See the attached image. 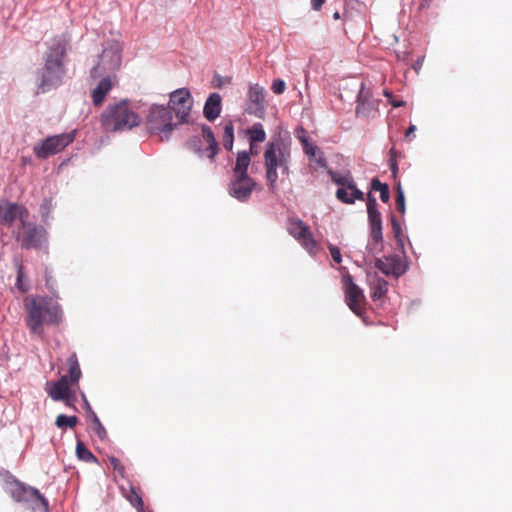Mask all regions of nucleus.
<instances>
[{"instance_id": "obj_30", "label": "nucleus", "mask_w": 512, "mask_h": 512, "mask_svg": "<svg viewBox=\"0 0 512 512\" xmlns=\"http://www.w3.org/2000/svg\"><path fill=\"white\" fill-rule=\"evenodd\" d=\"M76 455L77 457L85 462H97V458L91 453V451L85 446V444L78 440L76 444Z\"/></svg>"}, {"instance_id": "obj_13", "label": "nucleus", "mask_w": 512, "mask_h": 512, "mask_svg": "<svg viewBox=\"0 0 512 512\" xmlns=\"http://www.w3.org/2000/svg\"><path fill=\"white\" fill-rule=\"evenodd\" d=\"M202 129V137L204 141L207 143V148L202 149L201 148V139L199 137H193L189 142L188 146L191 148L195 153L199 154L200 156H206L210 160H213L215 156L218 154L219 151V145L215 138L214 132L211 129V127L203 124L201 126Z\"/></svg>"}, {"instance_id": "obj_43", "label": "nucleus", "mask_w": 512, "mask_h": 512, "mask_svg": "<svg viewBox=\"0 0 512 512\" xmlns=\"http://www.w3.org/2000/svg\"><path fill=\"white\" fill-rule=\"evenodd\" d=\"M390 159H389V167H390V170H391V173H392V176L393 178H396L397 177V173H398V164H397V161L394 157V150L391 149L390 150Z\"/></svg>"}, {"instance_id": "obj_33", "label": "nucleus", "mask_w": 512, "mask_h": 512, "mask_svg": "<svg viewBox=\"0 0 512 512\" xmlns=\"http://www.w3.org/2000/svg\"><path fill=\"white\" fill-rule=\"evenodd\" d=\"M391 225L392 230L394 233V237L397 241V244L403 249L404 248V240L402 238V228L399 221L396 219V217L392 214L391 215Z\"/></svg>"}, {"instance_id": "obj_7", "label": "nucleus", "mask_w": 512, "mask_h": 512, "mask_svg": "<svg viewBox=\"0 0 512 512\" xmlns=\"http://www.w3.org/2000/svg\"><path fill=\"white\" fill-rule=\"evenodd\" d=\"M75 139V131L48 136L41 143L33 147L35 156L39 159H47L64 150Z\"/></svg>"}, {"instance_id": "obj_34", "label": "nucleus", "mask_w": 512, "mask_h": 512, "mask_svg": "<svg viewBox=\"0 0 512 512\" xmlns=\"http://www.w3.org/2000/svg\"><path fill=\"white\" fill-rule=\"evenodd\" d=\"M127 500L138 512H144L143 499L134 489L130 491V494L127 496Z\"/></svg>"}, {"instance_id": "obj_52", "label": "nucleus", "mask_w": 512, "mask_h": 512, "mask_svg": "<svg viewBox=\"0 0 512 512\" xmlns=\"http://www.w3.org/2000/svg\"><path fill=\"white\" fill-rule=\"evenodd\" d=\"M333 18H334L335 20L340 19V13H339L338 11H336V12L333 14Z\"/></svg>"}, {"instance_id": "obj_46", "label": "nucleus", "mask_w": 512, "mask_h": 512, "mask_svg": "<svg viewBox=\"0 0 512 512\" xmlns=\"http://www.w3.org/2000/svg\"><path fill=\"white\" fill-rule=\"evenodd\" d=\"M111 464L113 466V468L115 470H117L118 472H120L121 474H123L124 472V467L121 465L120 461L117 459V458H112L111 459Z\"/></svg>"}, {"instance_id": "obj_40", "label": "nucleus", "mask_w": 512, "mask_h": 512, "mask_svg": "<svg viewBox=\"0 0 512 512\" xmlns=\"http://www.w3.org/2000/svg\"><path fill=\"white\" fill-rule=\"evenodd\" d=\"M286 89V83L284 82V80L278 78V79H275L272 83V86H271V90L276 94V95H281L284 93Z\"/></svg>"}, {"instance_id": "obj_8", "label": "nucleus", "mask_w": 512, "mask_h": 512, "mask_svg": "<svg viewBox=\"0 0 512 512\" xmlns=\"http://www.w3.org/2000/svg\"><path fill=\"white\" fill-rule=\"evenodd\" d=\"M11 494L15 501L25 503L33 510L47 512L49 509L47 499L33 487L17 483L12 488Z\"/></svg>"}, {"instance_id": "obj_28", "label": "nucleus", "mask_w": 512, "mask_h": 512, "mask_svg": "<svg viewBox=\"0 0 512 512\" xmlns=\"http://www.w3.org/2000/svg\"><path fill=\"white\" fill-rule=\"evenodd\" d=\"M328 173L331 176L332 181L339 187L354 189V184L356 183L350 174L342 175L340 173L334 172L333 170H329Z\"/></svg>"}, {"instance_id": "obj_53", "label": "nucleus", "mask_w": 512, "mask_h": 512, "mask_svg": "<svg viewBox=\"0 0 512 512\" xmlns=\"http://www.w3.org/2000/svg\"><path fill=\"white\" fill-rule=\"evenodd\" d=\"M367 248H368V249H370V251H371V252L373 251L372 244H370V243H369V244L367 245Z\"/></svg>"}, {"instance_id": "obj_5", "label": "nucleus", "mask_w": 512, "mask_h": 512, "mask_svg": "<svg viewBox=\"0 0 512 512\" xmlns=\"http://www.w3.org/2000/svg\"><path fill=\"white\" fill-rule=\"evenodd\" d=\"M29 320H61L62 309L58 301L47 296H28L24 300Z\"/></svg>"}, {"instance_id": "obj_45", "label": "nucleus", "mask_w": 512, "mask_h": 512, "mask_svg": "<svg viewBox=\"0 0 512 512\" xmlns=\"http://www.w3.org/2000/svg\"><path fill=\"white\" fill-rule=\"evenodd\" d=\"M317 167L319 168H326L327 167V160L324 156V153L322 151H319V153L316 155V157H313V159Z\"/></svg>"}, {"instance_id": "obj_9", "label": "nucleus", "mask_w": 512, "mask_h": 512, "mask_svg": "<svg viewBox=\"0 0 512 512\" xmlns=\"http://www.w3.org/2000/svg\"><path fill=\"white\" fill-rule=\"evenodd\" d=\"M193 100L187 88H179L170 93L168 108L174 112L180 124L187 123L192 109Z\"/></svg>"}, {"instance_id": "obj_32", "label": "nucleus", "mask_w": 512, "mask_h": 512, "mask_svg": "<svg viewBox=\"0 0 512 512\" xmlns=\"http://www.w3.org/2000/svg\"><path fill=\"white\" fill-rule=\"evenodd\" d=\"M78 423V418L76 416H67L64 414H59L56 418L55 424L60 429L65 428H74Z\"/></svg>"}, {"instance_id": "obj_44", "label": "nucleus", "mask_w": 512, "mask_h": 512, "mask_svg": "<svg viewBox=\"0 0 512 512\" xmlns=\"http://www.w3.org/2000/svg\"><path fill=\"white\" fill-rule=\"evenodd\" d=\"M52 206L51 199H45L43 203L40 206V213L43 219H46V217L49 215L50 209Z\"/></svg>"}, {"instance_id": "obj_21", "label": "nucleus", "mask_w": 512, "mask_h": 512, "mask_svg": "<svg viewBox=\"0 0 512 512\" xmlns=\"http://www.w3.org/2000/svg\"><path fill=\"white\" fill-rule=\"evenodd\" d=\"M99 78V83L91 92L92 102L95 106H99L103 103L106 95L117 82V77H111V75H103Z\"/></svg>"}, {"instance_id": "obj_18", "label": "nucleus", "mask_w": 512, "mask_h": 512, "mask_svg": "<svg viewBox=\"0 0 512 512\" xmlns=\"http://www.w3.org/2000/svg\"><path fill=\"white\" fill-rule=\"evenodd\" d=\"M70 382L67 375H63L56 382H47L46 391L54 401H63L67 406H72L75 397L71 393Z\"/></svg>"}, {"instance_id": "obj_6", "label": "nucleus", "mask_w": 512, "mask_h": 512, "mask_svg": "<svg viewBox=\"0 0 512 512\" xmlns=\"http://www.w3.org/2000/svg\"><path fill=\"white\" fill-rule=\"evenodd\" d=\"M172 119V112L167 106L152 104L146 116L147 129L151 134H159L161 141H166L177 127V123H173Z\"/></svg>"}, {"instance_id": "obj_4", "label": "nucleus", "mask_w": 512, "mask_h": 512, "mask_svg": "<svg viewBox=\"0 0 512 512\" xmlns=\"http://www.w3.org/2000/svg\"><path fill=\"white\" fill-rule=\"evenodd\" d=\"M122 45L118 41H108L102 53L99 55L97 64L91 69L90 77L97 79L103 75L117 77L116 72L121 67Z\"/></svg>"}, {"instance_id": "obj_12", "label": "nucleus", "mask_w": 512, "mask_h": 512, "mask_svg": "<svg viewBox=\"0 0 512 512\" xmlns=\"http://www.w3.org/2000/svg\"><path fill=\"white\" fill-rule=\"evenodd\" d=\"M26 230L17 235V241L24 249H41L47 243V231L44 227L27 223Z\"/></svg>"}, {"instance_id": "obj_25", "label": "nucleus", "mask_w": 512, "mask_h": 512, "mask_svg": "<svg viewBox=\"0 0 512 512\" xmlns=\"http://www.w3.org/2000/svg\"><path fill=\"white\" fill-rule=\"evenodd\" d=\"M67 365H68V380L71 385H75L78 383L82 376V372L80 369V365L78 362L77 355L73 353L70 355L67 359Z\"/></svg>"}, {"instance_id": "obj_10", "label": "nucleus", "mask_w": 512, "mask_h": 512, "mask_svg": "<svg viewBox=\"0 0 512 512\" xmlns=\"http://www.w3.org/2000/svg\"><path fill=\"white\" fill-rule=\"evenodd\" d=\"M266 91L263 86L258 83H250L247 92L246 113L256 118L263 119L266 115Z\"/></svg>"}, {"instance_id": "obj_42", "label": "nucleus", "mask_w": 512, "mask_h": 512, "mask_svg": "<svg viewBox=\"0 0 512 512\" xmlns=\"http://www.w3.org/2000/svg\"><path fill=\"white\" fill-rule=\"evenodd\" d=\"M328 248H329L331 257L334 260V262H336L338 264L341 263L342 262V256H341L340 249L337 246L333 245V244H329Z\"/></svg>"}, {"instance_id": "obj_47", "label": "nucleus", "mask_w": 512, "mask_h": 512, "mask_svg": "<svg viewBox=\"0 0 512 512\" xmlns=\"http://www.w3.org/2000/svg\"><path fill=\"white\" fill-rule=\"evenodd\" d=\"M326 0H311V8L315 11H319Z\"/></svg>"}, {"instance_id": "obj_35", "label": "nucleus", "mask_w": 512, "mask_h": 512, "mask_svg": "<svg viewBox=\"0 0 512 512\" xmlns=\"http://www.w3.org/2000/svg\"><path fill=\"white\" fill-rule=\"evenodd\" d=\"M396 190H397V196H396L397 209L401 214H404L405 209H406L405 196H404V191H403L400 183L397 185Z\"/></svg>"}, {"instance_id": "obj_50", "label": "nucleus", "mask_w": 512, "mask_h": 512, "mask_svg": "<svg viewBox=\"0 0 512 512\" xmlns=\"http://www.w3.org/2000/svg\"><path fill=\"white\" fill-rule=\"evenodd\" d=\"M415 130H416V126H415V125H413V124H411V125L408 127V129H407V131H406V133H405V138H407V139H408V138L410 137V135H411V134H413V133L415 132Z\"/></svg>"}, {"instance_id": "obj_41", "label": "nucleus", "mask_w": 512, "mask_h": 512, "mask_svg": "<svg viewBox=\"0 0 512 512\" xmlns=\"http://www.w3.org/2000/svg\"><path fill=\"white\" fill-rule=\"evenodd\" d=\"M43 323L44 322H28L30 332L37 337H41L44 331Z\"/></svg>"}, {"instance_id": "obj_29", "label": "nucleus", "mask_w": 512, "mask_h": 512, "mask_svg": "<svg viewBox=\"0 0 512 512\" xmlns=\"http://www.w3.org/2000/svg\"><path fill=\"white\" fill-rule=\"evenodd\" d=\"M371 188L380 193V199L383 203H387L390 199L389 186L382 183L378 178H373L371 181Z\"/></svg>"}, {"instance_id": "obj_38", "label": "nucleus", "mask_w": 512, "mask_h": 512, "mask_svg": "<svg viewBox=\"0 0 512 512\" xmlns=\"http://www.w3.org/2000/svg\"><path fill=\"white\" fill-rule=\"evenodd\" d=\"M23 278H24L23 267L21 265H19L18 270H17L16 287L20 291L26 292L28 290V286L23 282Z\"/></svg>"}, {"instance_id": "obj_37", "label": "nucleus", "mask_w": 512, "mask_h": 512, "mask_svg": "<svg viewBox=\"0 0 512 512\" xmlns=\"http://www.w3.org/2000/svg\"><path fill=\"white\" fill-rule=\"evenodd\" d=\"M303 151L306 154V156L312 160L313 157H316V155L321 151L317 145H315L313 142H310L309 144L304 145Z\"/></svg>"}, {"instance_id": "obj_23", "label": "nucleus", "mask_w": 512, "mask_h": 512, "mask_svg": "<svg viewBox=\"0 0 512 512\" xmlns=\"http://www.w3.org/2000/svg\"><path fill=\"white\" fill-rule=\"evenodd\" d=\"M336 197L345 204H354L356 200H364V193L354 184V189L339 187L336 191Z\"/></svg>"}, {"instance_id": "obj_49", "label": "nucleus", "mask_w": 512, "mask_h": 512, "mask_svg": "<svg viewBox=\"0 0 512 512\" xmlns=\"http://www.w3.org/2000/svg\"><path fill=\"white\" fill-rule=\"evenodd\" d=\"M394 108L402 107L405 105V101L403 100H390L389 102Z\"/></svg>"}, {"instance_id": "obj_48", "label": "nucleus", "mask_w": 512, "mask_h": 512, "mask_svg": "<svg viewBox=\"0 0 512 512\" xmlns=\"http://www.w3.org/2000/svg\"><path fill=\"white\" fill-rule=\"evenodd\" d=\"M423 61H424V57H420V58H418V59L415 61V63L413 64V66H412V67H413V69H414L416 72H418V71L421 69V67H422V65H423Z\"/></svg>"}, {"instance_id": "obj_19", "label": "nucleus", "mask_w": 512, "mask_h": 512, "mask_svg": "<svg viewBox=\"0 0 512 512\" xmlns=\"http://www.w3.org/2000/svg\"><path fill=\"white\" fill-rule=\"evenodd\" d=\"M356 102V115L363 117H368L378 105V101L373 98L371 89L366 87L364 82L360 84Z\"/></svg>"}, {"instance_id": "obj_17", "label": "nucleus", "mask_w": 512, "mask_h": 512, "mask_svg": "<svg viewBox=\"0 0 512 512\" xmlns=\"http://www.w3.org/2000/svg\"><path fill=\"white\" fill-rule=\"evenodd\" d=\"M29 216L27 208L21 204L6 201L0 205V221L2 224L12 226L18 219L22 226H26V220Z\"/></svg>"}, {"instance_id": "obj_51", "label": "nucleus", "mask_w": 512, "mask_h": 512, "mask_svg": "<svg viewBox=\"0 0 512 512\" xmlns=\"http://www.w3.org/2000/svg\"><path fill=\"white\" fill-rule=\"evenodd\" d=\"M383 95L388 99V101H389V102H390V100H392V99H393V94H392V92H391V91H389V90H387V89H385V90L383 91Z\"/></svg>"}, {"instance_id": "obj_15", "label": "nucleus", "mask_w": 512, "mask_h": 512, "mask_svg": "<svg viewBox=\"0 0 512 512\" xmlns=\"http://www.w3.org/2000/svg\"><path fill=\"white\" fill-rule=\"evenodd\" d=\"M342 283L347 305L357 316L360 317L361 304L364 300L362 289L354 283L353 277L348 273L343 275Z\"/></svg>"}, {"instance_id": "obj_1", "label": "nucleus", "mask_w": 512, "mask_h": 512, "mask_svg": "<svg viewBox=\"0 0 512 512\" xmlns=\"http://www.w3.org/2000/svg\"><path fill=\"white\" fill-rule=\"evenodd\" d=\"M69 40L64 35H57L50 41L43 55L44 66L36 72L37 93H46L61 85L66 73L64 59Z\"/></svg>"}, {"instance_id": "obj_27", "label": "nucleus", "mask_w": 512, "mask_h": 512, "mask_svg": "<svg viewBox=\"0 0 512 512\" xmlns=\"http://www.w3.org/2000/svg\"><path fill=\"white\" fill-rule=\"evenodd\" d=\"M222 143L226 150H232L234 144V125L231 120L223 122Z\"/></svg>"}, {"instance_id": "obj_20", "label": "nucleus", "mask_w": 512, "mask_h": 512, "mask_svg": "<svg viewBox=\"0 0 512 512\" xmlns=\"http://www.w3.org/2000/svg\"><path fill=\"white\" fill-rule=\"evenodd\" d=\"M376 268L386 276L400 277L407 270V265L397 255L386 256L384 259H377Z\"/></svg>"}, {"instance_id": "obj_36", "label": "nucleus", "mask_w": 512, "mask_h": 512, "mask_svg": "<svg viewBox=\"0 0 512 512\" xmlns=\"http://www.w3.org/2000/svg\"><path fill=\"white\" fill-rule=\"evenodd\" d=\"M295 136L300 141L302 147L306 144H309L312 142L308 136L307 131L304 129V127L299 126L295 130Z\"/></svg>"}, {"instance_id": "obj_22", "label": "nucleus", "mask_w": 512, "mask_h": 512, "mask_svg": "<svg viewBox=\"0 0 512 512\" xmlns=\"http://www.w3.org/2000/svg\"><path fill=\"white\" fill-rule=\"evenodd\" d=\"M222 111V98L219 93H211L209 97L206 99L203 115L204 117L212 122L216 120Z\"/></svg>"}, {"instance_id": "obj_31", "label": "nucleus", "mask_w": 512, "mask_h": 512, "mask_svg": "<svg viewBox=\"0 0 512 512\" xmlns=\"http://www.w3.org/2000/svg\"><path fill=\"white\" fill-rule=\"evenodd\" d=\"M388 291V283L386 280H378L371 288V297L373 300L381 299Z\"/></svg>"}, {"instance_id": "obj_2", "label": "nucleus", "mask_w": 512, "mask_h": 512, "mask_svg": "<svg viewBox=\"0 0 512 512\" xmlns=\"http://www.w3.org/2000/svg\"><path fill=\"white\" fill-rule=\"evenodd\" d=\"M263 157L267 186L274 193L279 172L290 174L291 145L281 137L273 138L266 143Z\"/></svg>"}, {"instance_id": "obj_26", "label": "nucleus", "mask_w": 512, "mask_h": 512, "mask_svg": "<svg viewBox=\"0 0 512 512\" xmlns=\"http://www.w3.org/2000/svg\"><path fill=\"white\" fill-rule=\"evenodd\" d=\"M251 159L248 151H239L236 158V163L233 168V176L248 175L247 170L250 165Z\"/></svg>"}, {"instance_id": "obj_3", "label": "nucleus", "mask_w": 512, "mask_h": 512, "mask_svg": "<svg viewBox=\"0 0 512 512\" xmlns=\"http://www.w3.org/2000/svg\"><path fill=\"white\" fill-rule=\"evenodd\" d=\"M139 123L140 117L130 109L127 99L109 104L101 114V124L109 132L130 130Z\"/></svg>"}, {"instance_id": "obj_11", "label": "nucleus", "mask_w": 512, "mask_h": 512, "mask_svg": "<svg viewBox=\"0 0 512 512\" xmlns=\"http://www.w3.org/2000/svg\"><path fill=\"white\" fill-rule=\"evenodd\" d=\"M287 230L310 254H315L317 243L309 227L300 219H289Z\"/></svg>"}, {"instance_id": "obj_24", "label": "nucleus", "mask_w": 512, "mask_h": 512, "mask_svg": "<svg viewBox=\"0 0 512 512\" xmlns=\"http://www.w3.org/2000/svg\"><path fill=\"white\" fill-rule=\"evenodd\" d=\"M246 134L250 143V150H253L254 143H262L266 140V132L260 122L254 123L247 131Z\"/></svg>"}, {"instance_id": "obj_39", "label": "nucleus", "mask_w": 512, "mask_h": 512, "mask_svg": "<svg viewBox=\"0 0 512 512\" xmlns=\"http://www.w3.org/2000/svg\"><path fill=\"white\" fill-rule=\"evenodd\" d=\"M93 423L96 434L99 436V438L104 439L107 435V432L95 414H93Z\"/></svg>"}, {"instance_id": "obj_14", "label": "nucleus", "mask_w": 512, "mask_h": 512, "mask_svg": "<svg viewBox=\"0 0 512 512\" xmlns=\"http://www.w3.org/2000/svg\"><path fill=\"white\" fill-rule=\"evenodd\" d=\"M257 183L249 175L243 176H232L229 183V195L237 199L240 202L247 201Z\"/></svg>"}, {"instance_id": "obj_16", "label": "nucleus", "mask_w": 512, "mask_h": 512, "mask_svg": "<svg viewBox=\"0 0 512 512\" xmlns=\"http://www.w3.org/2000/svg\"><path fill=\"white\" fill-rule=\"evenodd\" d=\"M367 214L371 239L375 244H379L383 240L382 214L377 207L376 198L371 193L367 197Z\"/></svg>"}]
</instances>
